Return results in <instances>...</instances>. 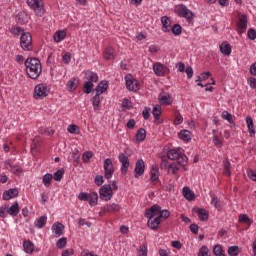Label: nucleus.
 Here are the masks:
<instances>
[{
    "label": "nucleus",
    "mask_w": 256,
    "mask_h": 256,
    "mask_svg": "<svg viewBox=\"0 0 256 256\" xmlns=\"http://www.w3.org/2000/svg\"><path fill=\"white\" fill-rule=\"evenodd\" d=\"M238 32L245 33L247 31V16L242 15L237 22Z\"/></svg>",
    "instance_id": "17"
},
{
    "label": "nucleus",
    "mask_w": 256,
    "mask_h": 256,
    "mask_svg": "<svg viewBox=\"0 0 256 256\" xmlns=\"http://www.w3.org/2000/svg\"><path fill=\"white\" fill-rule=\"evenodd\" d=\"M212 141L216 147H223V141H221L217 134L213 135Z\"/></svg>",
    "instance_id": "52"
},
{
    "label": "nucleus",
    "mask_w": 256,
    "mask_h": 256,
    "mask_svg": "<svg viewBox=\"0 0 256 256\" xmlns=\"http://www.w3.org/2000/svg\"><path fill=\"white\" fill-rule=\"evenodd\" d=\"M151 108L150 107H145L144 110L142 111V117L147 121L149 117H151Z\"/></svg>",
    "instance_id": "53"
},
{
    "label": "nucleus",
    "mask_w": 256,
    "mask_h": 256,
    "mask_svg": "<svg viewBox=\"0 0 256 256\" xmlns=\"http://www.w3.org/2000/svg\"><path fill=\"white\" fill-rule=\"evenodd\" d=\"M84 77L87 81H90L91 83H97V81H99V76L97 75V73L91 70H87Z\"/></svg>",
    "instance_id": "24"
},
{
    "label": "nucleus",
    "mask_w": 256,
    "mask_h": 256,
    "mask_svg": "<svg viewBox=\"0 0 256 256\" xmlns=\"http://www.w3.org/2000/svg\"><path fill=\"white\" fill-rule=\"evenodd\" d=\"M171 31L173 35H180L182 31L181 25L175 24L174 26H172Z\"/></svg>",
    "instance_id": "57"
},
{
    "label": "nucleus",
    "mask_w": 256,
    "mask_h": 256,
    "mask_svg": "<svg viewBox=\"0 0 256 256\" xmlns=\"http://www.w3.org/2000/svg\"><path fill=\"white\" fill-rule=\"evenodd\" d=\"M8 215L11 217H17L19 215V202H14L7 210Z\"/></svg>",
    "instance_id": "27"
},
{
    "label": "nucleus",
    "mask_w": 256,
    "mask_h": 256,
    "mask_svg": "<svg viewBox=\"0 0 256 256\" xmlns=\"http://www.w3.org/2000/svg\"><path fill=\"white\" fill-rule=\"evenodd\" d=\"M122 109L124 111H130V109H133V102H131V100H129L128 98H125L122 101Z\"/></svg>",
    "instance_id": "39"
},
{
    "label": "nucleus",
    "mask_w": 256,
    "mask_h": 256,
    "mask_svg": "<svg viewBox=\"0 0 256 256\" xmlns=\"http://www.w3.org/2000/svg\"><path fill=\"white\" fill-rule=\"evenodd\" d=\"M91 101H92L94 111H98L99 105L101 103V98L100 97H93Z\"/></svg>",
    "instance_id": "50"
},
{
    "label": "nucleus",
    "mask_w": 256,
    "mask_h": 256,
    "mask_svg": "<svg viewBox=\"0 0 256 256\" xmlns=\"http://www.w3.org/2000/svg\"><path fill=\"white\" fill-rule=\"evenodd\" d=\"M182 193L185 199H187L188 201H193V199H195V193L191 190L190 187H184Z\"/></svg>",
    "instance_id": "30"
},
{
    "label": "nucleus",
    "mask_w": 256,
    "mask_h": 256,
    "mask_svg": "<svg viewBox=\"0 0 256 256\" xmlns=\"http://www.w3.org/2000/svg\"><path fill=\"white\" fill-rule=\"evenodd\" d=\"M125 82L126 89H128V91H133V93H137V91L141 89V84L139 83V80L133 78L131 74H127L125 76Z\"/></svg>",
    "instance_id": "7"
},
{
    "label": "nucleus",
    "mask_w": 256,
    "mask_h": 256,
    "mask_svg": "<svg viewBox=\"0 0 256 256\" xmlns=\"http://www.w3.org/2000/svg\"><path fill=\"white\" fill-rule=\"evenodd\" d=\"M103 57H104V59H107L108 61L115 59V49H113L111 47L105 48V50L103 52Z\"/></svg>",
    "instance_id": "26"
},
{
    "label": "nucleus",
    "mask_w": 256,
    "mask_h": 256,
    "mask_svg": "<svg viewBox=\"0 0 256 256\" xmlns=\"http://www.w3.org/2000/svg\"><path fill=\"white\" fill-rule=\"evenodd\" d=\"M250 75L256 77V62L250 66Z\"/></svg>",
    "instance_id": "63"
},
{
    "label": "nucleus",
    "mask_w": 256,
    "mask_h": 256,
    "mask_svg": "<svg viewBox=\"0 0 256 256\" xmlns=\"http://www.w3.org/2000/svg\"><path fill=\"white\" fill-rule=\"evenodd\" d=\"M211 205L215 207V209L221 210V203L217 196L212 195Z\"/></svg>",
    "instance_id": "45"
},
{
    "label": "nucleus",
    "mask_w": 256,
    "mask_h": 256,
    "mask_svg": "<svg viewBox=\"0 0 256 256\" xmlns=\"http://www.w3.org/2000/svg\"><path fill=\"white\" fill-rule=\"evenodd\" d=\"M104 177L105 179H111L115 173V167L113 166V161L110 158L104 160Z\"/></svg>",
    "instance_id": "9"
},
{
    "label": "nucleus",
    "mask_w": 256,
    "mask_h": 256,
    "mask_svg": "<svg viewBox=\"0 0 256 256\" xmlns=\"http://www.w3.org/2000/svg\"><path fill=\"white\" fill-rule=\"evenodd\" d=\"M238 221L240 223H246V225H251V223H253V220H251L247 214H241L238 218Z\"/></svg>",
    "instance_id": "43"
},
{
    "label": "nucleus",
    "mask_w": 256,
    "mask_h": 256,
    "mask_svg": "<svg viewBox=\"0 0 256 256\" xmlns=\"http://www.w3.org/2000/svg\"><path fill=\"white\" fill-rule=\"evenodd\" d=\"M152 115L154 117V123H161V105L156 104L153 106Z\"/></svg>",
    "instance_id": "19"
},
{
    "label": "nucleus",
    "mask_w": 256,
    "mask_h": 256,
    "mask_svg": "<svg viewBox=\"0 0 256 256\" xmlns=\"http://www.w3.org/2000/svg\"><path fill=\"white\" fill-rule=\"evenodd\" d=\"M183 149L178 148V149H171L167 152V157L168 159H171V161H175L176 159L179 158V156L182 154Z\"/></svg>",
    "instance_id": "22"
},
{
    "label": "nucleus",
    "mask_w": 256,
    "mask_h": 256,
    "mask_svg": "<svg viewBox=\"0 0 256 256\" xmlns=\"http://www.w3.org/2000/svg\"><path fill=\"white\" fill-rule=\"evenodd\" d=\"M92 157H93V152H91V151L84 152L82 155L83 163H89V161H91Z\"/></svg>",
    "instance_id": "44"
},
{
    "label": "nucleus",
    "mask_w": 256,
    "mask_h": 256,
    "mask_svg": "<svg viewBox=\"0 0 256 256\" xmlns=\"http://www.w3.org/2000/svg\"><path fill=\"white\" fill-rule=\"evenodd\" d=\"M93 87H94L93 82L86 81V82H84L82 91H83V93H86L87 95H89V93H91V91H93Z\"/></svg>",
    "instance_id": "38"
},
{
    "label": "nucleus",
    "mask_w": 256,
    "mask_h": 256,
    "mask_svg": "<svg viewBox=\"0 0 256 256\" xmlns=\"http://www.w3.org/2000/svg\"><path fill=\"white\" fill-rule=\"evenodd\" d=\"M118 161L121 163L120 171L122 175H127V171H129V158L124 153H120Z\"/></svg>",
    "instance_id": "12"
},
{
    "label": "nucleus",
    "mask_w": 256,
    "mask_h": 256,
    "mask_svg": "<svg viewBox=\"0 0 256 256\" xmlns=\"http://www.w3.org/2000/svg\"><path fill=\"white\" fill-rule=\"evenodd\" d=\"M65 232V225L61 224V222H55L52 225V233L54 237L59 238Z\"/></svg>",
    "instance_id": "14"
},
{
    "label": "nucleus",
    "mask_w": 256,
    "mask_h": 256,
    "mask_svg": "<svg viewBox=\"0 0 256 256\" xmlns=\"http://www.w3.org/2000/svg\"><path fill=\"white\" fill-rule=\"evenodd\" d=\"M248 83L252 89H256V78L255 77H250L248 78Z\"/></svg>",
    "instance_id": "62"
},
{
    "label": "nucleus",
    "mask_w": 256,
    "mask_h": 256,
    "mask_svg": "<svg viewBox=\"0 0 256 256\" xmlns=\"http://www.w3.org/2000/svg\"><path fill=\"white\" fill-rule=\"evenodd\" d=\"M247 37L250 39V41H255L256 40V31L253 28H250L247 32Z\"/></svg>",
    "instance_id": "54"
},
{
    "label": "nucleus",
    "mask_w": 256,
    "mask_h": 256,
    "mask_svg": "<svg viewBox=\"0 0 256 256\" xmlns=\"http://www.w3.org/2000/svg\"><path fill=\"white\" fill-rule=\"evenodd\" d=\"M228 255H230V256L239 255V246H230L228 248Z\"/></svg>",
    "instance_id": "47"
},
{
    "label": "nucleus",
    "mask_w": 256,
    "mask_h": 256,
    "mask_svg": "<svg viewBox=\"0 0 256 256\" xmlns=\"http://www.w3.org/2000/svg\"><path fill=\"white\" fill-rule=\"evenodd\" d=\"M145 217L148 219L147 225L152 231H157L161 225V219H169L171 212L169 210H161V206L153 205L145 212Z\"/></svg>",
    "instance_id": "1"
},
{
    "label": "nucleus",
    "mask_w": 256,
    "mask_h": 256,
    "mask_svg": "<svg viewBox=\"0 0 256 256\" xmlns=\"http://www.w3.org/2000/svg\"><path fill=\"white\" fill-rule=\"evenodd\" d=\"M178 137L179 139H181V141H185V143H189V141H191L193 137V134L191 133V131L184 129L178 133Z\"/></svg>",
    "instance_id": "20"
},
{
    "label": "nucleus",
    "mask_w": 256,
    "mask_h": 256,
    "mask_svg": "<svg viewBox=\"0 0 256 256\" xmlns=\"http://www.w3.org/2000/svg\"><path fill=\"white\" fill-rule=\"evenodd\" d=\"M19 195V190L17 188H11L3 193V199L4 201H9L11 199H15V197H18Z\"/></svg>",
    "instance_id": "15"
},
{
    "label": "nucleus",
    "mask_w": 256,
    "mask_h": 256,
    "mask_svg": "<svg viewBox=\"0 0 256 256\" xmlns=\"http://www.w3.org/2000/svg\"><path fill=\"white\" fill-rule=\"evenodd\" d=\"M220 51L223 55H231V44L227 43V42H223L220 45Z\"/></svg>",
    "instance_id": "32"
},
{
    "label": "nucleus",
    "mask_w": 256,
    "mask_h": 256,
    "mask_svg": "<svg viewBox=\"0 0 256 256\" xmlns=\"http://www.w3.org/2000/svg\"><path fill=\"white\" fill-rule=\"evenodd\" d=\"M147 137V131L145 129L140 128L136 133V142L141 143L145 141V138Z\"/></svg>",
    "instance_id": "31"
},
{
    "label": "nucleus",
    "mask_w": 256,
    "mask_h": 256,
    "mask_svg": "<svg viewBox=\"0 0 256 256\" xmlns=\"http://www.w3.org/2000/svg\"><path fill=\"white\" fill-rule=\"evenodd\" d=\"M26 73L30 79H39L41 71L43 68L41 66V61L37 58H28L25 61Z\"/></svg>",
    "instance_id": "2"
},
{
    "label": "nucleus",
    "mask_w": 256,
    "mask_h": 256,
    "mask_svg": "<svg viewBox=\"0 0 256 256\" xmlns=\"http://www.w3.org/2000/svg\"><path fill=\"white\" fill-rule=\"evenodd\" d=\"M222 119L228 121V123H233V115H231V113L228 111L222 112Z\"/></svg>",
    "instance_id": "51"
},
{
    "label": "nucleus",
    "mask_w": 256,
    "mask_h": 256,
    "mask_svg": "<svg viewBox=\"0 0 256 256\" xmlns=\"http://www.w3.org/2000/svg\"><path fill=\"white\" fill-rule=\"evenodd\" d=\"M161 23H162V31L163 33H169L171 31L172 23H171V19H169V17L167 16H163L161 18Z\"/></svg>",
    "instance_id": "18"
},
{
    "label": "nucleus",
    "mask_w": 256,
    "mask_h": 256,
    "mask_svg": "<svg viewBox=\"0 0 256 256\" xmlns=\"http://www.w3.org/2000/svg\"><path fill=\"white\" fill-rule=\"evenodd\" d=\"M176 15H178V17H183L184 19H186L189 23L190 21H192L193 19V12L191 10H189L187 8V6L180 4L175 6L174 9Z\"/></svg>",
    "instance_id": "6"
},
{
    "label": "nucleus",
    "mask_w": 256,
    "mask_h": 256,
    "mask_svg": "<svg viewBox=\"0 0 256 256\" xmlns=\"http://www.w3.org/2000/svg\"><path fill=\"white\" fill-rule=\"evenodd\" d=\"M51 88L45 84H38L34 89V97H49Z\"/></svg>",
    "instance_id": "10"
},
{
    "label": "nucleus",
    "mask_w": 256,
    "mask_h": 256,
    "mask_svg": "<svg viewBox=\"0 0 256 256\" xmlns=\"http://www.w3.org/2000/svg\"><path fill=\"white\" fill-rule=\"evenodd\" d=\"M51 181H53V174L47 173L42 177V183L46 187H51Z\"/></svg>",
    "instance_id": "36"
},
{
    "label": "nucleus",
    "mask_w": 256,
    "mask_h": 256,
    "mask_svg": "<svg viewBox=\"0 0 256 256\" xmlns=\"http://www.w3.org/2000/svg\"><path fill=\"white\" fill-rule=\"evenodd\" d=\"M213 254L216 256H225V252L223 251V246H221V244L215 245L213 248Z\"/></svg>",
    "instance_id": "42"
},
{
    "label": "nucleus",
    "mask_w": 256,
    "mask_h": 256,
    "mask_svg": "<svg viewBox=\"0 0 256 256\" xmlns=\"http://www.w3.org/2000/svg\"><path fill=\"white\" fill-rule=\"evenodd\" d=\"M119 186L116 181H110L109 184H104L99 189L100 199L102 201H111L113 199V192L117 191Z\"/></svg>",
    "instance_id": "3"
},
{
    "label": "nucleus",
    "mask_w": 256,
    "mask_h": 256,
    "mask_svg": "<svg viewBox=\"0 0 256 256\" xmlns=\"http://www.w3.org/2000/svg\"><path fill=\"white\" fill-rule=\"evenodd\" d=\"M150 179L151 181H157L159 179V167L158 166H152L150 170Z\"/></svg>",
    "instance_id": "34"
},
{
    "label": "nucleus",
    "mask_w": 256,
    "mask_h": 256,
    "mask_svg": "<svg viewBox=\"0 0 256 256\" xmlns=\"http://www.w3.org/2000/svg\"><path fill=\"white\" fill-rule=\"evenodd\" d=\"M161 166L165 169L168 168V173H171V175H177V172L179 171V167L176 163L167 164V162L163 161Z\"/></svg>",
    "instance_id": "21"
},
{
    "label": "nucleus",
    "mask_w": 256,
    "mask_h": 256,
    "mask_svg": "<svg viewBox=\"0 0 256 256\" xmlns=\"http://www.w3.org/2000/svg\"><path fill=\"white\" fill-rule=\"evenodd\" d=\"M28 7L34 12L36 17H43L45 15V5L43 4V0H26Z\"/></svg>",
    "instance_id": "4"
},
{
    "label": "nucleus",
    "mask_w": 256,
    "mask_h": 256,
    "mask_svg": "<svg viewBox=\"0 0 256 256\" xmlns=\"http://www.w3.org/2000/svg\"><path fill=\"white\" fill-rule=\"evenodd\" d=\"M176 160L178 165H180L181 167H186L187 163H189V159L186 157V155L183 152L178 156Z\"/></svg>",
    "instance_id": "35"
},
{
    "label": "nucleus",
    "mask_w": 256,
    "mask_h": 256,
    "mask_svg": "<svg viewBox=\"0 0 256 256\" xmlns=\"http://www.w3.org/2000/svg\"><path fill=\"white\" fill-rule=\"evenodd\" d=\"M153 71L157 77H165V75H169V68L161 62L154 63Z\"/></svg>",
    "instance_id": "11"
},
{
    "label": "nucleus",
    "mask_w": 256,
    "mask_h": 256,
    "mask_svg": "<svg viewBox=\"0 0 256 256\" xmlns=\"http://www.w3.org/2000/svg\"><path fill=\"white\" fill-rule=\"evenodd\" d=\"M223 169V173L226 177H231V162H229V160L223 162Z\"/></svg>",
    "instance_id": "37"
},
{
    "label": "nucleus",
    "mask_w": 256,
    "mask_h": 256,
    "mask_svg": "<svg viewBox=\"0 0 256 256\" xmlns=\"http://www.w3.org/2000/svg\"><path fill=\"white\" fill-rule=\"evenodd\" d=\"M160 105H171L173 103V99L171 97H161L158 99Z\"/></svg>",
    "instance_id": "46"
},
{
    "label": "nucleus",
    "mask_w": 256,
    "mask_h": 256,
    "mask_svg": "<svg viewBox=\"0 0 256 256\" xmlns=\"http://www.w3.org/2000/svg\"><path fill=\"white\" fill-rule=\"evenodd\" d=\"M94 183L98 186L101 187V185H103V183H105V180L103 179V176L101 175H97L94 179Z\"/></svg>",
    "instance_id": "58"
},
{
    "label": "nucleus",
    "mask_w": 256,
    "mask_h": 256,
    "mask_svg": "<svg viewBox=\"0 0 256 256\" xmlns=\"http://www.w3.org/2000/svg\"><path fill=\"white\" fill-rule=\"evenodd\" d=\"M64 173L65 172L63 170H58L57 172L54 173L52 179H54V181H61L63 179Z\"/></svg>",
    "instance_id": "49"
},
{
    "label": "nucleus",
    "mask_w": 256,
    "mask_h": 256,
    "mask_svg": "<svg viewBox=\"0 0 256 256\" xmlns=\"http://www.w3.org/2000/svg\"><path fill=\"white\" fill-rule=\"evenodd\" d=\"M72 255H75V250H73V248L65 249L61 254V256H72Z\"/></svg>",
    "instance_id": "59"
},
{
    "label": "nucleus",
    "mask_w": 256,
    "mask_h": 256,
    "mask_svg": "<svg viewBox=\"0 0 256 256\" xmlns=\"http://www.w3.org/2000/svg\"><path fill=\"white\" fill-rule=\"evenodd\" d=\"M171 246L174 248V249H181L182 247H183V244H181V242L180 241H177V240H175V241H172L171 242Z\"/></svg>",
    "instance_id": "61"
},
{
    "label": "nucleus",
    "mask_w": 256,
    "mask_h": 256,
    "mask_svg": "<svg viewBox=\"0 0 256 256\" xmlns=\"http://www.w3.org/2000/svg\"><path fill=\"white\" fill-rule=\"evenodd\" d=\"M68 133H79V126L75 125V124H70L67 128Z\"/></svg>",
    "instance_id": "55"
},
{
    "label": "nucleus",
    "mask_w": 256,
    "mask_h": 256,
    "mask_svg": "<svg viewBox=\"0 0 256 256\" xmlns=\"http://www.w3.org/2000/svg\"><path fill=\"white\" fill-rule=\"evenodd\" d=\"M20 45L24 51H31L33 47V38L31 33H23L20 37Z\"/></svg>",
    "instance_id": "8"
},
{
    "label": "nucleus",
    "mask_w": 256,
    "mask_h": 256,
    "mask_svg": "<svg viewBox=\"0 0 256 256\" xmlns=\"http://www.w3.org/2000/svg\"><path fill=\"white\" fill-rule=\"evenodd\" d=\"M197 214H198L200 221H207V219H209V214L207 213V210H205V209H198Z\"/></svg>",
    "instance_id": "41"
},
{
    "label": "nucleus",
    "mask_w": 256,
    "mask_h": 256,
    "mask_svg": "<svg viewBox=\"0 0 256 256\" xmlns=\"http://www.w3.org/2000/svg\"><path fill=\"white\" fill-rule=\"evenodd\" d=\"M79 150H74L73 152H72V157H71V159H72V161L74 162V163H77L78 161H79Z\"/></svg>",
    "instance_id": "60"
},
{
    "label": "nucleus",
    "mask_w": 256,
    "mask_h": 256,
    "mask_svg": "<svg viewBox=\"0 0 256 256\" xmlns=\"http://www.w3.org/2000/svg\"><path fill=\"white\" fill-rule=\"evenodd\" d=\"M246 125L248 127V133H249L250 137H255V124H253V118L247 117Z\"/></svg>",
    "instance_id": "29"
},
{
    "label": "nucleus",
    "mask_w": 256,
    "mask_h": 256,
    "mask_svg": "<svg viewBox=\"0 0 256 256\" xmlns=\"http://www.w3.org/2000/svg\"><path fill=\"white\" fill-rule=\"evenodd\" d=\"M107 89H109V82L106 80L101 81L95 88V97H99L106 93Z\"/></svg>",
    "instance_id": "13"
},
{
    "label": "nucleus",
    "mask_w": 256,
    "mask_h": 256,
    "mask_svg": "<svg viewBox=\"0 0 256 256\" xmlns=\"http://www.w3.org/2000/svg\"><path fill=\"white\" fill-rule=\"evenodd\" d=\"M248 177L249 179H251L252 181H256V173L253 170H249L248 171Z\"/></svg>",
    "instance_id": "64"
},
{
    "label": "nucleus",
    "mask_w": 256,
    "mask_h": 256,
    "mask_svg": "<svg viewBox=\"0 0 256 256\" xmlns=\"http://www.w3.org/2000/svg\"><path fill=\"white\" fill-rule=\"evenodd\" d=\"M104 211H107L108 213H115V211H119V206L115 203L107 204L104 207Z\"/></svg>",
    "instance_id": "40"
},
{
    "label": "nucleus",
    "mask_w": 256,
    "mask_h": 256,
    "mask_svg": "<svg viewBox=\"0 0 256 256\" xmlns=\"http://www.w3.org/2000/svg\"><path fill=\"white\" fill-rule=\"evenodd\" d=\"M67 37V32L65 30H59L53 35L55 43H61Z\"/></svg>",
    "instance_id": "28"
},
{
    "label": "nucleus",
    "mask_w": 256,
    "mask_h": 256,
    "mask_svg": "<svg viewBox=\"0 0 256 256\" xmlns=\"http://www.w3.org/2000/svg\"><path fill=\"white\" fill-rule=\"evenodd\" d=\"M23 249H24L25 253L31 254V253H33V251L35 249V245H33V243L31 241H24Z\"/></svg>",
    "instance_id": "33"
},
{
    "label": "nucleus",
    "mask_w": 256,
    "mask_h": 256,
    "mask_svg": "<svg viewBox=\"0 0 256 256\" xmlns=\"http://www.w3.org/2000/svg\"><path fill=\"white\" fill-rule=\"evenodd\" d=\"M77 87H79V78L77 77L71 78L66 84L67 91H75Z\"/></svg>",
    "instance_id": "23"
},
{
    "label": "nucleus",
    "mask_w": 256,
    "mask_h": 256,
    "mask_svg": "<svg viewBox=\"0 0 256 256\" xmlns=\"http://www.w3.org/2000/svg\"><path fill=\"white\" fill-rule=\"evenodd\" d=\"M134 173L136 179H139V177L145 173V162L143 160H138L136 162Z\"/></svg>",
    "instance_id": "16"
},
{
    "label": "nucleus",
    "mask_w": 256,
    "mask_h": 256,
    "mask_svg": "<svg viewBox=\"0 0 256 256\" xmlns=\"http://www.w3.org/2000/svg\"><path fill=\"white\" fill-rule=\"evenodd\" d=\"M198 256H209V248L207 246H202L199 249Z\"/></svg>",
    "instance_id": "56"
},
{
    "label": "nucleus",
    "mask_w": 256,
    "mask_h": 256,
    "mask_svg": "<svg viewBox=\"0 0 256 256\" xmlns=\"http://www.w3.org/2000/svg\"><path fill=\"white\" fill-rule=\"evenodd\" d=\"M66 245H67V238L65 237L58 239L56 242V247L58 249H63Z\"/></svg>",
    "instance_id": "48"
},
{
    "label": "nucleus",
    "mask_w": 256,
    "mask_h": 256,
    "mask_svg": "<svg viewBox=\"0 0 256 256\" xmlns=\"http://www.w3.org/2000/svg\"><path fill=\"white\" fill-rule=\"evenodd\" d=\"M78 199L79 201H89L90 207H95L99 201V194H97V192H80Z\"/></svg>",
    "instance_id": "5"
},
{
    "label": "nucleus",
    "mask_w": 256,
    "mask_h": 256,
    "mask_svg": "<svg viewBox=\"0 0 256 256\" xmlns=\"http://www.w3.org/2000/svg\"><path fill=\"white\" fill-rule=\"evenodd\" d=\"M47 225V216H40L34 221V227L37 229H43Z\"/></svg>",
    "instance_id": "25"
}]
</instances>
